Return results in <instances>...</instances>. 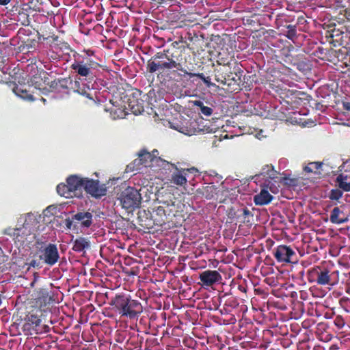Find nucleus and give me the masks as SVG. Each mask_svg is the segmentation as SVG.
Segmentation results:
<instances>
[{
    "instance_id": "nucleus-1",
    "label": "nucleus",
    "mask_w": 350,
    "mask_h": 350,
    "mask_svg": "<svg viewBox=\"0 0 350 350\" xmlns=\"http://www.w3.org/2000/svg\"><path fill=\"white\" fill-rule=\"evenodd\" d=\"M185 46H180L179 42H172L167 49L157 52L147 62L146 69L150 73H157L159 79L171 81L176 77H180V71L184 75L192 78L196 77L204 83L207 88L213 86L210 77H205L203 73L188 72L184 68L183 52Z\"/></svg>"
},
{
    "instance_id": "nucleus-2",
    "label": "nucleus",
    "mask_w": 350,
    "mask_h": 350,
    "mask_svg": "<svg viewBox=\"0 0 350 350\" xmlns=\"http://www.w3.org/2000/svg\"><path fill=\"white\" fill-rule=\"evenodd\" d=\"M159 200V205L153 208L151 217L154 224L162 226L166 222L172 221L174 217L178 216V208L180 206V202L169 193L167 197L163 196Z\"/></svg>"
},
{
    "instance_id": "nucleus-3",
    "label": "nucleus",
    "mask_w": 350,
    "mask_h": 350,
    "mask_svg": "<svg viewBox=\"0 0 350 350\" xmlns=\"http://www.w3.org/2000/svg\"><path fill=\"white\" fill-rule=\"evenodd\" d=\"M93 51H84L83 53L75 52L74 61L70 65V68L75 73L85 79L94 80L96 77V71L100 65L92 58Z\"/></svg>"
},
{
    "instance_id": "nucleus-4",
    "label": "nucleus",
    "mask_w": 350,
    "mask_h": 350,
    "mask_svg": "<svg viewBox=\"0 0 350 350\" xmlns=\"http://www.w3.org/2000/svg\"><path fill=\"white\" fill-rule=\"evenodd\" d=\"M110 305L121 317L129 319L138 318L143 312L141 302L126 294L116 295L111 299Z\"/></svg>"
},
{
    "instance_id": "nucleus-5",
    "label": "nucleus",
    "mask_w": 350,
    "mask_h": 350,
    "mask_svg": "<svg viewBox=\"0 0 350 350\" xmlns=\"http://www.w3.org/2000/svg\"><path fill=\"white\" fill-rule=\"evenodd\" d=\"M158 154L159 151L157 149H154L152 152L142 149L137 154L138 157L126 166V171L140 170L143 167H151L154 163L163 168L169 166L170 162L158 157Z\"/></svg>"
},
{
    "instance_id": "nucleus-6",
    "label": "nucleus",
    "mask_w": 350,
    "mask_h": 350,
    "mask_svg": "<svg viewBox=\"0 0 350 350\" xmlns=\"http://www.w3.org/2000/svg\"><path fill=\"white\" fill-rule=\"evenodd\" d=\"M307 278L310 283H317L321 286H334L339 282V272L326 267L315 266L308 270Z\"/></svg>"
},
{
    "instance_id": "nucleus-7",
    "label": "nucleus",
    "mask_w": 350,
    "mask_h": 350,
    "mask_svg": "<svg viewBox=\"0 0 350 350\" xmlns=\"http://www.w3.org/2000/svg\"><path fill=\"white\" fill-rule=\"evenodd\" d=\"M26 72L29 77L27 83L31 88L36 91V95L40 96L42 94H48L50 90L45 86V80L42 76L46 72L32 62L26 66Z\"/></svg>"
},
{
    "instance_id": "nucleus-8",
    "label": "nucleus",
    "mask_w": 350,
    "mask_h": 350,
    "mask_svg": "<svg viewBox=\"0 0 350 350\" xmlns=\"http://www.w3.org/2000/svg\"><path fill=\"white\" fill-rule=\"evenodd\" d=\"M81 180L79 179V175H70L66 178V184H59L56 190L59 195L66 198H81L79 186H81Z\"/></svg>"
},
{
    "instance_id": "nucleus-9",
    "label": "nucleus",
    "mask_w": 350,
    "mask_h": 350,
    "mask_svg": "<svg viewBox=\"0 0 350 350\" xmlns=\"http://www.w3.org/2000/svg\"><path fill=\"white\" fill-rule=\"evenodd\" d=\"M51 91H60L68 90L70 88L75 89V91L79 94L83 95L90 100H93L92 96L84 89L79 87V82L77 81H73L71 77L58 78L51 81L48 83Z\"/></svg>"
},
{
    "instance_id": "nucleus-10",
    "label": "nucleus",
    "mask_w": 350,
    "mask_h": 350,
    "mask_svg": "<svg viewBox=\"0 0 350 350\" xmlns=\"http://www.w3.org/2000/svg\"><path fill=\"white\" fill-rule=\"evenodd\" d=\"M79 179L81 180V186H79L81 196L84 190L91 196L100 198L107 194V187L105 184H100L98 180H93L88 178H83L79 176Z\"/></svg>"
},
{
    "instance_id": "nucleus-11",
    "label": "nucleus",
    "mask_w": 350,
    "mask_h": 350,
    "mask_svg": "<svg viewBox=\"0 0 350 350\" xmlns=\"http://www.w3.org/2000/svg\"><path fill=\"white\" fill-rule=\"evenodd\" d=\"M4 234L13 237L16 243L18 242L22 245H29L36 239L35 234L32 233L29 227L25 224L16 228H7L4 230Z\"/></svg>"
},
{
    "instance_id": "nucleus-12",
    "label": "nucleus",
    "mask_w": 350,
    "mask_h": 350,
    "mask_svg": "<svg viewBox=\"0 0 350 350\" xmlns=\"http://www.w3.org/2000/svg\"><path fill=\"white\" fill-rule=\"evenodd\" d=\"M120 200L124 208H135L139 206L142 196L137 189L128 187L122 192Z\"/></svg>"
},
{
    "instance_id": "nucleus-13",
    "label": "nucleus",
    "mask_w": 350,
    "mask_h": 350,
    "mask_svg": "<svg viewBox=\"0 0 350 350\" xmlns=\"http://www.w3.org/2000/svg\"><path fill=\"white\" fill-rule=\"evenodd\" d=\"M92 214L90 212H79L74 215L72 218H66L64 221L68 229L78 230V224L81 227L89 228L92 224Z\"/></svg>"
},
{
    "instance_id": "nucleus-14",
    "label": "nucleus",
    "mask_w": 350,
    "mask_h": 350,
    "mask_svg": "<svg viewBox=\"0 0 350 350\" xmlns=\"http://www.w3.org/2000/svg\"><path fill=\"white\" fill-rule=\"evenodd\" d=\"M148 94H143L142 91L135 90L129 96L127 100L128 110L129 109L133 114H141L144 111V98Z\"/></svg>"
},
{
    "instance_id": "nucleus-15",
    "label": "nucleus",
    "mask_w": 350,
    "mask_h": 350,
    "mask_svg": "<svg viewBox=\"0 0 350 350\" xmlns=\"http://www.w3.org/2000/svg\"><path fill=\"white\" fill-rule=\"evenodd\" d=\"M110 106L106 105L105 111L109 112L110 117L113 120L124 118L129 113L128 108L126 107L124 101L120 99L110 100Z\"/></svg>"
},
{
    "instance_id": "nucleus-16",
    "label": "nucleus",
    "mask_w": 350,
    "mask_h": 350,
    "mask_svg": "<svg viewBox=\"0 0 350 350\" xmlns=\"http://www.w3.org/2000/svg\"><path fill=\"white\" fill-rule=\"evenodd\" d=\"M275 258L279 262H293L296 260V253L291 246L280 245L273 250Z\"/></svg>"
},
{
    "instance_id": "nucleus-17",
    "label": "nucleus",
    "mask_w": 350,
    "mask_h": 350,
    "mask_svg": "<svg viewBox=\"0 0 350 350\" xmlns=\"http://www.w3.org/2000/svg\"><path fill=\"white\" fill-rule=\"evenodd\" d=\"M40 259L49 265L53 266L59 259V254L57 247L55 244L49 243L42 251Z\"/></svg>"
},
{
    "instance_id": "nucleus-18",
    "label": "nucleus",
    "mask_w": 350,
    "mask_h": 350,
    "mask_svg": "<svg viewBox=\"0 0 350 350\" xmlns=\"http://www.w3.org/2000/svg\"><path fill=\"white\" fill-rule=\"evenodd\" d=\"M243 74V70L241 68L240 66L235 62L232 70H228L227 69L226 80L224 81L225 85L228 86L237 85L241 88Z\"/></svg>"
},
{
    "instance_id": "nucleus-19",
    "label": "nucleus",
    "mask_w": 350,
    "mask_h": 350,
    "mask_svg": "<svg viewBox=\"0 0 350 350\" xmlns=\"http://www.w3.org/2000/svg\"><path fill=\"white\" fill-rule=\"evenodd\" d=\"M202 286H211L222 280L221 274L216 270H206L199 276Z\"/></svg>"
},
{
    "instance_id": "nucleus-20",
    "label": "nucleus",
    "mask_w": 350,
    "mask_h": 350,
    "mask_svg": "<svg viewBox=\"0 0 350 350\" xmlns=\"http://www.w3.org/2000/svg\"><path fill=\"white\" fill-rule=\"evenodd\" d=\"M349 25H345L340 28H334L329 33V37L332 39V42L338 45L348 44Z\"/></svg>"
},
{
    "instance_id": "nucleus-21",
    "label": "nucleus",
    "mask_w": 350,
    "mask_h": 350,
    "mask_svg": "<svg viewBox=\"0 0 350 350\" xmlns=\"http://www.w3.org/2000/svg\"><path fill=\"white\" fill-rule=\"evenodd\" d=\"M13 91L16 95L24 100L33 101L37 99L34 96L36 94V91L31 88L29 85L27 86L26 85H17L14 87Z\"/></svg>"
},
{
    "instance_id": "nucleus-22",
    "label": "nucleus",
    "mask_w": 350,
    "mask_h": 350,
    "mask_svg": "<svg viewBox=\"0 0 350 350\" xmlns=\"http://www.w3.org/2000/svg\"><path fill=\"white\" fill-rule=\"evenodd\" d=\"M170 165L175 168V172L172 174L171 182L178 186H183L187 184L186 175L187 172L194 170L191 169H178L174 164L170 163Z\"/></svg>"
},
{
    "instance_id": "nucleus-23",
    "label": "nucleus",
    "mask_w": 350,
    "mask_h": 350,
    "mask_svg": "<svg viewBox=\"0 0 350 350\" xmlns=\"http://www.w3.org/2000/svg\"><path fill=\"white\" fill-rule=\"evenodd\" d=\"M90 247V241L87 238L80 237L73 241V245L72 249L76 252L84 254L85 250Z\"/></svg>"
},
{
    "instance_id": "nucleus-24",
    "label": "nucleus",
    "mask_w": 350,
    "mask_h": 350,
    "mask_svg": "<svg viewBox=\"0 0 350 350\" xmlns=\"http://www.w3.org/2000/svg\"><path fill=\"white\" fill-rule=\"evenodd\" d=\"M273 197L267 190L262 189L260 192L254 197V202L256 205H266L269 204L273 200Z\"/></svg>"
},
{
    "instance_id": "nucleus-25",
    "label": "nucleus",
    "mask_w": 350,
    "mask_h": 350,
    "mask_svg": "<svg viewBox=\"0 0 350 350\" xmlns=\"http://www.w3.org/2000/svg\"><path fill=\"white\" fill-rule=\"evenodd\" d=\"M218 63L219 64H222L224 65V68H216L214 70V76H215V80L222 84V85H225L224 83V81H226V72H227V69L226 68V66H228V67H230V62H226L225 61H218Z\"/></svg>"
},
{
    "instance_id": "nucleus-26",
    "label": "nucleus",
    "mask_w": 350,
    "mask_h": 350,
    "mask_svg": "<svg viewBox=\"0 0 350 350\" xmlns=\"http://www.w3.org/2000/svg\"><path fill=\"white\" fill-rule=\"evenodd\" d=\"M29 8L28 5H23V7L18 10L15 18V20L23 26H27L30 23L29 14L27 12Z\"/></svg>"
},
{
    "instance_id": "nucleus-27",
    "label": "nucleus",
    "mask_w": 350,
    "mask_h": 350,
    "mask_svg": "<svg viewBox=\"0 0 350 350\" xmlns=\"http://www.w3.org/2000/svg\"><path fill=\"white\" fill-rule=\"evenodd\" d=\"M341 215H344L342 211H340L339 207H335L332 211L330 214V221L333 224H340L347 221V219L341 217Z\"/></svg>"
},
{
    "instance_id": "nucleus-28",
    "label": "nucleus",
    "mask_w": 350,
    "mask_h": 350,
    "mask_svg": "<svg viewBox=\"0 0 350 350\" xmlns=\"http://www.w3.org/2000/svg\"><path fill=\"white\" fill-rule=\"evenodd\" d=\"M322 162H311L304 167V170L307 173H314L315 174H322Z\"/></svg>"
},
{
    "instance_id": "nucleus-29",
    "label": "nucleus",
    "mask_w": 350,
    "mask_h": 350,
    "mask_svg": "<svg viewBox=\"0 0 350 350\" xmlns=\"http://www.w3.org/2000/svg\"><path fill=\"white\" fill-rule=\"evenodd\" d=\"M243 79L241 83L240 88H244L245 90H251L254 82H256V76L252 75H243Z\"/></svg>"
},
{
    "instance_id": "nucleus-30",
    "label": "nucleus",
    "mask_w": 350,
    "mask_h": 350,
    "mask_svg": "<svg viewBox=\"0 0 350 350\" xmlns=\"http://www.w3.org/2000/svg\"><path fill=\"white\" fill-rule=\"evenodd\" d=\"M262 176L267 179H274L277 176V172L274 170L273 166L266 165L262 169L260 174L256 175V176Z\"/></svg>"
},
{
    "instance_id": "nucleus-31",
    "label": "nucleus",
    "mask_w": 350,
    "mask_h": 350,
    "mask_svg": "<svg viewBox=\"0 0 350 350\" xmlns=\"http://www.w3.org/2000/svg\"><path fill=\"white\" fill-rule=\"evenodd\" d=\"M36 299L40 304H49L52 301V297L49 295V293L46 289L41 288L38 291Z\"/></svg>"
},
{
    "instance_id": "nucleus-32",
    "label": "nucleus",
    "mask_w": 350,
    "mask_h": 350,
    "mask_svg": "<svg viewBox=\"0 0 350 350\" xmlns=\"http://www.w3.org/2000/svg\"><path fill=\"white\" fill-rule=\"evenodd\" d=\"M347 176L343 174H339L336 177V183H338V187L344 191H350V183H347Z\"/></svg>"
},
{
    "instance_id": "nucleus-33",
    "label": "nucleus",
    "mask_w": 350,
    "mask_h": 350,
    "mask_svg": "<svg viewBox=\"0 0 350 350\" xmlns=\"http://www.w3.org/2000/svg\"><path fill=\"white\" fill-rule=\"evenodd\" d=\"M28 323L26 324L27 326H29L32 329H35L37 332L38 329L37 327L40 325L41 323V319L38 315L30 314L27 316Z\"/></svg>"
},
{
    "instance_id": "nucleus-34",
    "label": "nucleus",
    "mask_w": 350,
    "mask_h": 350,
    "mask_svg": "<svg viewBox=\"0 0 350 350\" xmlns=\"http://www.w3.org/2000/svg\"><path fill=\"white\" fill-rule=\"evenodd\" d=\"M202 194L207 200L213 199L217 194V188L214 185L206 186L203 188Z\"/></svg>"
},
{
    "instance_id": "nucleus-35",
    "label": "nucleus",
    "mask_w": 350,
    "mask_h": 350,
    "mask_svg": "<svg viewBox=\"0 0 350 350\" xmlns=\"http://www.w3.org/2000/svg\"><path fill=\"white\" fill-rule=\"evenodd\" d=\"M193 105L199 107L200 112L204 116H209L213 113L212 108L204 106L203 102L200 100H194Z\"/></svg>"
},
{
    "instance_id": "nucleus-36",
    "label": "nucleus",
    "mask_w": 350,
    "mask_h": 350,
    "mask_svg": "<svg viewBox=\"0 0 350 350\" xmlns=\"http://www.w3.org/2000/svg\"><path fill=\"white\" fill-rule=\"evenodd\" d=\"M287 28V31H286V36L291 40H294V39L297 37V30H296V26L295 25H289L286 27Z\"/></svg>"
},
{
    "instance_id": "nucleus-37",
    "label": "nucleus",
    "mask_w": 350,
    "mask_h": 350,
    "mask_svg": "<svg viewBox=\"0 0 350 350\" xmlns=\"http://www.w3.org/2000/svg\"><path fill=\"white\" fill-rule=\"evenodd\" d=\"M342 191L340 189H332L329 194V198L332 200H336L338 201L340 200L342 196Z\"/></svg>"
},
{
    "instance_id": "nucleus-38",
    "label": "nucleus",
    "mask_w": 350,
    "mask_h": 350,
    "mask_svg": "<svg viewBox=\"0 0 350 350\" xmlns=\"http://www.w3.org/2000/svg\"><path fill=\"white\" fill-rule=\"evenodd\" d=\"M239 211L240 214L237 217L238 219H241L243 221H245L249 216H252L251 211L247 208H241Z\"/></svg>"
},
{
    "instance_id": "nucleus-39",
    "label": "nucleus",
    "mask_w": 350,
    "mask_h": 350,
    "mask_svg": "<svg viewBox=\"0 0 350 350\" xmlns=\"http://www.w3.org/2000/svg\"><path fill=\"white\" fill-rule=\"evenodd\" d=\"M7 60L8 59H5V57L0 55V72L3 74L7 73L10 69L9 66L5 64Z\"/></svg>"
},
{
    "instance_id": "nucleus-40",
    "label": "nucleus",
    "mask_w": 350,
    "mask_h": 350,
    "mask_svg": "<svg viewBox=\"0 0 350 350\" xmlns=\"http://www.w3.org/2000/svg\"><path fill=\"white\" fill-rule=\"evenodd\" d=\"M334 323L338 329H340L345 326V321L341 316L338 315L335 317Z\"/></svg>"
},
{
    "instance_id": "nucleus-41",
    "label": "nucleus",
    "mask_w": 350,
    "mask_h": 350,
    "mask_svg": "<svg viewBox=\"0 0 350 350\" xmlns=\"http://www.w3.org/2000/svg\"><path fill=\"white\" fill-rule=\"evenodd\" d=\"M254 1V6L257 9L265 8L267 7V3L268 0H252Z\"/></svg>"
},
{
    "instance_id": "nucleus-42",
    "label": "nucleus",
    "mask_w": 350,
    "mask_h": 350,
    "mask_svg": "<svg viewBox=\"0 0 350 350\" xmlns=\"http://www.w3.org/2000/svg\"><path fill=\"white\" fill-rule=\"evenodd\" d=\"M40 259H31L27 264L31 267L40 269L42 267Z\"/></svg>"
},
{
    "instance_id": "nucleus-43",
    "label": "nucleus",
    "mask_w": 350,
    "mask_h": 350,
    "mask_svg": "<svg viewBox=\"0 0 350 350\" xmlns=\"http://www.w3.org/2000/svg\"><path fill=\"white\" fill-rule=\"evenodd\" d=\"M47 57L49 60H59L60 58V55H58L57 53H55L53 51H49L46 53Z\"/></svg>"
},
{
    "instance_id": "nucleus-44",
    "label": "nucleus",
    "mask_w": 350,
    "mask_h": 350,
    "mask_svg": "<svg viewBox=\"0 0 350 350\" xmlns=\"http://www.w3.org/2000/svg\"><path fill=\"white\" fill-rule=\"evenodd\" d=\"M295 65H296V68L299 70L302 71V72H304L309 68L308 64L304 62H298Z\"/></svg>"
},
{
    "instance_id": "nucleus-45",
    "label": "nucleus",
    "mask_w": 350,
    "mask_h": 350,
    "mask_svg": "<svg viewBox=\"0 0 350 350\" xmlns=\"http://www.w3.org/2000/svg\"><path fill=\"white\" fill-rule=\"evenodd\" d=\"M345 16L349 21H350V8L345 10Z\"/></svg>"
},
{
    "instance_id": "nucleus-46",
    "label": "nucleus",
    "mask_w": 350,
    "mask_h": 350,
    "mask_svg": "<svg viewBox=\"0 0 350 350\" xmlns=\"http://www.w3.org/2000/svg\"><path fill=\"white\" fill-rule=\"evenodd\" d=\"M349 302H350V300L349 299H345V298H342L340 300V304L341 305H343V304H347Z\"/></svg>"
},
{
    "instance_id": "nucleus-47",
    "label": "nucleus",
    "mask_w": 350,
    "mask_h": 350,
    "mask_svg": "<svg viewBox=\"0 0 350 350\" xmlns=\"http://www.w3.org/2000/svg\"><path fill=\"white\" fill-rule=\"evenodd\" d=\"M11 0H0V5H5L8 4Z\"/></svg>"
},
{
    "instance_id": "nucleus-48",
    "label": "nucleus",
    "mask_w": 350,
    "mask_h": 350,
    "mask_svg": "<svg viewBox=\"0 0 350 350\" xmlns=\"http://www.w3.org/2000/svg\"><path fill=\"white\" fill-rule=\"evenodd\" d=\"M343 105L345 109L350 111V103H345Z\"/></svg>"
},
{
    "instance_id": "nucleus-49",
    "label": "nucleus",
    "mask_w": 350,
    "mask_h": 350,
    "mask_svg": "<svg viewBox=\"0 0 350 350\" xmlns=\"http://www.w3.org/2000/svg\"><path fill=\"white\" fill-rule=\"evenodd\" d=\"M348 43L350 42V26H349Z\"/></svg>"
},
{
    "instance_id": "nucleus-50",
    "label": "nucleus",
    "mask_w": 350,
    "mask_h": 350,
    "mask_svg": "<svg viewBox=\"0 0 350 350\" xmlns=\"http://www.w3.org/2000/svg\"><path fill=\"white\" fill-rule=\"evenodd\" d=\"M181 132L185 133V134H186V135H191V133H190L189 132H185L183 131H182Z\"/></svg>"
},
{
    "instance_id": "nucleus-51",
    "label": "nucleus",
    "mask_w": 350,
    "mask_h": 350,
    "mask_svg": "<svg viewBox=\"0 0 350 350\" xmlns=\"http://www.w3.org/2000/svg\"><path fill=\"white\" fill-rule=\"evenodd\" d=\"M41 100H42L44 103H46V100L45 98H44L43 97H41Z\"/></svg>"
},
{
    "instance_id": "nucleus-52",
    "label": "nucleus",
    "mask_w": 350,
    "mask_h": 350,
    "mask_svg": "<svg viewBox=\"0 0 350 350\" xmlns=\"http://www.w3.org/2000/svg\"><path fill=\"white\" fill-rule=\"evenodd\" d=\"M299 273H300L301 275H303V274H304V271H300V272H299Z\"/></svg>"
}]
</instances>
